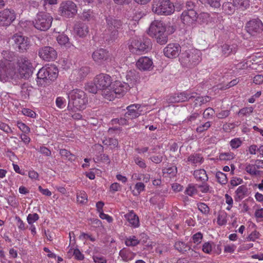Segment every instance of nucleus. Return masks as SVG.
I'll use <instances>...</instances> for the list:
<instances>
[{
  "instance_id": "nucleus-61",
  "label": "nucleus",
  "mask_w": 263,
  "mask_h": 263,
  "mask_svg": "<svg viewBox=\"0 0 263 263\" xmlns=\"http://www.w3.org/2000/svg\"><path fill=\"white\" fill-rule=\"evenodd\" d=\"M230 114V110L228 109L221 110L216 114V117L220 119H225Z\"/></svg>"
},
{
  "instance_id": "nucleus-38",
  "label": "nucleus",
  "mask_w": 263,
  "mask_h": 263,
  "mask_svg": "<svg viewBox=\"0 0 263 263\" xmlns=\"http://www.w3.org/2000/svg\"><path fill=\"white\" fill-rule=\"evenodd\" d=\"M77 200L78 202L81 204H85L88 201V196L84 191H78L77 192Z\"/></svg>"
},
{
  "instance_id": "nucleus-1",
  "label": "nucleus",
  "mask_w": 263,
  "mask_h": 263,
  "mask_svg": "<svg viewBox=\"0 0 263 263\" xmlns=\"http://www.w3.org/2000/svg\"><path fill=\"white\" fill-rule=\"evenodd\" d=\"M3 60L0 61V81L7 82L14 78H27L32 73V64L26 57H20L15 67L14 52L5 50L2 52Z\"/></svg>"
},
{
  "instance_id": "nucleus-62",
  "label": "nucleus",
  "mask_w": 263,
  "mask_h": 263,
  "mask_svg": "<svg viewBox=\"0 0 263 263\" xmlns=\"http://www.w3.org/2000/svg\"><path fill=\"white\" fill-rule=\"evenodd\" d=\"M198 187L202 193H211L212 191V188L206 183L199 185Z\"/></svg>"
},
{
  "instance_id": "nucleus-6",
  "label": "nucleus",
  "mask_w": 263,
  "mask_h": 263,
  "mask_svg": "<svg viewBox=\"0 0 263 263\" xmlns=\"http://www.w3.org/2000/svg\"><path fill=\"white\" fill-rule=\"evenodd\" d=\"M59 71L54 65H50L41 68L37 74V82L43 85V83H50L58 77Z\"/></svg>"
},
{
  "instance_id": "nucleus-25",
  "label": "nucleus",
  "mask_w": 263,
  "mask_h": 263,
  "mask_svg": "<svg viewBox=\"0 0 263 263\" xmlns=\"http://www.w3.org/2000/svg\"><path fill=\"white\" fill-rule=\"evenodd\" d=\"M69 250L67 253L68 258H71L74 257L78 260H83L84 258V255L81 252L80 250L77 247H68Z\"/></svg>"
},
{
  "instance_id": "nucleus-43",
  "label": "nucleus",
  "mask_w": 263,
  "mask_h": 263,
  "mask_svg": "<svg viewBox=\"0 0 263 263\" xmlns=\"http://www.w3.org/2000/svg\"><path fill=\"white\" fill-rule=\"evenodd\" d=\"M210 101V98L208 96H200L197 97L194 101V106H201L202 104Z\"/></svg>"
},
{
  "instance_id": "nucleus-51",
  "label": "nucleus",
  "mask_w": 263,
  "mask_h": 263,
  "mask_svg": "<svg viewBox=\"0 0 263 263\" xmlns=\"http://www.w3.org/2000/svg\"><path fill=\"white\" fill-rule=\"evenodd\" d=\"M198 210L203 214L207 215L209 213L210 208L204 203H199L197 204Z\"/></svg>"
},
{
  "instance_id": "nucleus-9",
  "label": "nucleus",
  "mask_w": 263,
  "mask_h": 263,
  "mask_svg": "<svg viewBox=\"0 0 263 263\" xmlns=\"http://www.w3.org/2000/svg\"><path fill=\"white\" fill-rule=\"evenodd\" d=\"M151 46V42L148 39H133L129 45L130 51L136 54H142L147 52Z\"/></svg>"
},
{
  "instance_id": "nucleus-21",
  "label": "nucleus",
  "mask_w": 263,
  "mask_h": 263,
  "mask_svg": "<svg viewBox=\"0 0 263 263\" xmlns=\"http://www.w3.org/2000/svg\"><path fill=\"white\" fill-rule=\"evenodd\" d=\"M194 93H189L187 92H182L179 93L175 94L171 96L169 101L171 103L184 102L189 101L190 99L195 98Z\"/></svg>"
},
{
  "instance_id": "nucleus-29",
  "label": "nucleus",
  "mask_w": 263,
  "mask_h": 263,
  "mask_svg": "<svg viewBox=\"0 0 263 263\" xmlns=\"http://www.w3.org/2000/svg\"><path fill=\"white\" fill-rule=\"evenodd\" d=\"M248 195V189L245 185L239 186L235 191V200L240 201Z\"/></svg>"
},
{
  "instance_id": "nucleus-42",
  "label": "nucleus",
  "mask_w": 263,
  "mask_h": 263,
  "mask_svg": "<svg viewBox=\"0 0 263 263\" xmlns=\"http://www.w3.org/2000/svg\"><path fill=\"white\" fill-rule=\"evenodd\" d=\"M61 157L69 161H73L75 159V156L66 149H61L59 151Z\"/></svg>"
},
{
  "instance_id": "nucleus-41",
  "label": "nucleus",
  "mask_w": 263,
  "mask_h": 263,
  "mask_svg": "<svg viewBox=\"0 0 263 263\" xmlns=\"http://www.w3.org/2000/svg\"><path fill=\"white\" fill-rule=\"evenodd\" d=\"M89 72L88 67H83L79 69L73 71V74L78 76V79H82L87 75Z\"/></svg>"
},
{
  "instance_id": "nucleus-33",
  "label": "nucleus",
  "mask_w": 263,
  "mask_h": 263,
  "mask_svg": "<svg viewBox=\"0 0 263 263\" xmlns=\"http://www.w3.org/2000/svg\"><path fill=\"white\" fill-rule=\"evenodd\" d=\"M57 41L59 45L65 46L67 48H70L72 45L69 42L68 37L63 34L59 35L57 37Z\"/></svg>"
},
{
  "instance_id": "nucleus-20",
  "label": "nucleus",
  "mask_w": 263,
  "mask_h": 263,
  "mask_svg": "<svg viewBox=\"0 0 263 263\" xmlns=\"http://www.w3.org/2000/svg\"><path fill=\"white\" fill-rule=\"evenodd\" d=\"M136 66L141 70H151L153 68V62L152 60L149 58L142 57L137 61Z\"/></svg>"
},
{
  "instance_id": "nucleus-28",
  "label": "nucleus",
  "mask_w": 263,
  "mask_h": 263,
  "mask_svg": "<svg viewBox=\"0 0 263 263\" xmlns=\"http://www.w3.org/2000/svg\"><path fill=\"white\" fill-rule=\"evenodd\" d=\"M138 73L135 70H130L127 72L126 78L128 84H129V88L133 87L136 84L138 79Z\"/></svg>"
},
{
  "instance_id": "nucleus-30",
  "label": "nucleus",
  "mask_w": 263,
  "mask_h": 263,
  "mask_svg": "<svg viewBox=\"0 0 263 263\" xmlns=\"http://www.w3.org/2000/svg\"><path fill=\"white\" fill-rule=\"evenodd\" d=\"M96 14L91 9H84L81 14L82 20L87 22H93L96 18Z\"/></svg>"
},
{
  "instance_id": "nucleus-64",
  "label": "nucleus",
  "mask_w": 263,
  "mask_h": 263,
  "mask_svg": "<svg viewBox=\"0 0 263 263\" xmlns=\"http://www.w3.org/2000/svg\"><path fill=\"white\" fill-rule=\"evenodd\" d=\"M137 191V193H133L134 195H139L141 192L143 191L145 189V185L142 182H138L136 184L135 186Z\"/></svg>"
},
{
  "instance_id": "nucleus-50",
  "label": "nucleus",
  "mask_w": 263,
  "mask_h": 263,
  "mask_svg": "<svg viewBox=\"0 0 263 263\" xmlns=\"http://www.w3.org/2000/svg\"><path fill=\"white\" fill-rule=\"evenodd\" d=\"M242 143V142L240 138H236L230 141V145L232 149H236L241 146Z\"/></svg>"
},
{
  "instance_id": "nucleus-26",
  "label": "nucleus",
  "mask_w": 263,
  "mask_h": 263,
  "mask_svg": "<svg viewBox=\"0 0 263 263\" xmlns=\"http://www.w3.org/2000/svg\"><path fill=\"white\" fill-rule=\"evenodd\" d=\"M74 31L80 37H84L88 34L89 30L87 25L79 23L76 24Z\"/></svg>"
},
{
  "instance_id": "nucleus-19",
  "label": "nucleus",
  "mask_w": 263,
  "mask_h": 263,
  "mask_svg": "<svg viewBox=\"0 0 263 263\" xmlns=\"http://www.w3.org/2000/svg\"><path fill=\"white\" fill-rule=\"evenodd\" d=\"M165 57L168 58H175L177 57L181 52V47L177 43L169 44L163 50Z\"/></svg>"
},
{
  "instance_id": "nucleus-27",
  "label": "nucleus",
  "mask_w": 263,
  "mask_h": 263,
  "mask_svg": "<svg viewBox=\"0 0 263 263\" xmlns=\"http://www.w3.org/2000/svg\"><path fill=\"white\" fill-rule=\"evenodd\" d=\"M237 47L236 45L224 44L221 46V53L222 55L227 57L231 54H234L236 52Z\"/></svg>"
},
{
  "instance_id": "nucleus-56",
  "label": "nucleus",
  "mask_w": 263,
  "mask_h": 263,
  "mask_svg": "<svg viewBox=\"0 0 263 263\" xmlns=\"http://www.w3.org/2000/svg\"><path fill=\"white\" fill-rule=\"evenodd\" d=\"M215 110L211 107L207 108L203 113V118L205 119L212 118L215 114Z\"/></svg>"
},
{
  "instance_id": "nucleus-13",
  "label": "nucleus",
  "mask_w": 263,
  "mask_h": 263,
  "mask_svg": "<svg viewBox=\"0 0 263 263\" xmlns=\"http://www.w3.org/2000/svg\"><path fill=\"white\" fill-rule=\"evenodd\" d=\"M93 61L99 65H102L104 62L108 63L111 61L110 54L106 50L100 48L94 51L91 55Z\"/></svg>"
},
{
  "instance_id": "nucleus-8",
  "label": "nucleus",
  "mask_w": 263,
  "mask_h": 263,
  "mask_svg": "<svg viewBox=\"0 0 263 263\" xmlns=\"http://www.w3.org/2000/svg\"><path fill=\"white\" fill-rule=\"evenodd\" d=\"M152 11L158 15H169L174 12L175 7L170 0H155L153 1Z\"/></svg>"
},
{
  "instance_id": "nucleus-3",
  "label": "nucleus",
  "mask_w": 263,
  "mask_h": 263,
  "mask_svg": "<svg viewBox=\"0 0 263 263\" xmlns=\"http://www.w3.org/2000/svg\"><path fill=\"white\" fill-rule=\"evenodd\" d=\"M68 103L67 108L69 110L76 111L84 109L88 103L86 93L80 89H73L68 93Z\"/></svg>"
},
{
  "instance_id": "nucleus-36",
  "label": "nucleus",
  "mask_w": 263,
  "mask_h": 263,
  "mask_svg": "<svg viewBox=\"0 0 263 263\" xmlns=\"http://www.w3.org/2000/svg\"><path fill=\"white\" fill-rule=\"evenodd\" d=\"M175 248L181 253H184L191 249V248L184 242L178 241L175 243Z\"/></svg>"
},
{
  "instance_id": "nucleus-59",
  "label": "nucleus",
  "mask_w": 263,
  "mask_h": 263,
  "mask_svg": "<svg viewBox=\"0 0 263 263\" xmlns=\"http://www.w3.org/2000/svg\"><path fill=\"white\" fill-rule=\"evenodd\" d=\"M236 249V246L233 243L227 244L224 246V252L233 253Z\"/></svg>"
},
{
  "instance_id": "nucleus-17",
  "label": "nucleus",
  "mask_w": 263,
  "mask_h": 263,
  "mask_svg": "<svg viewBox=\"0 0 263 263\" xmlns=\"http://www.w3.org/2000/svg\"><path fill=\"white\" fill-rule=\"evenodd\" d=\"M197 18V13L195 10H184L181 15L182 22L188 26L194 24Z\"/></svg>"
},
{
  "instance_id": "nucleus-46",
  "label": "nucleus",
  "mask_w": 263,
  "mask_h": 263,
  "mask_svg": "<svg viewBox=\"0 0 263 263\" xmlns=\"http://www.w3.org/2000/svg\"><path fill=\"white\" fill-rule=\"evenodd\" d=\"M216 177L218 182L221 184H226L228 182L227 177L226 175L222 172H217Z\"/></svg>"
},
{
  "instance_id": "nucleus-34",
  "label": "nucleus",
  "mask_w": 263,
  "mask_h": 263,
  "mask_svg": "<svg viewBox=\"0 0 263 263\" xmlns=\"http://www.w3.org/2000/svg\"><path fill=\"white\" fill-rule=\"evenodd\" d=\"M194 176L197 180L205 181L208 179L206 172L203 169L197 170L195 171Z\"/></svg>"
},
{
  "instance_id": "nucleus-60",
  "label": "nucleus",
  "mask_w": 263,
  "mask_h": 263,
  "mask_svg": "<svg viewBox=\"0 0 263 263\" xmlns=\"http://www.w3.org/2000/svg\"><path fill=\"white\" fill-rule=\"evenodd\" d=\"M39 219V216L36 213L29 214L27 218V222L29 224L35 222Z\"/></svg>"
},
{
  "instance_id": "nucleus-4",
  "label": "nucleus",
  "mask_w": 263,
  "mask_h": 263,
  "mask_svg": "<svg viewBox=\"0 0 263 263\" xmlns=\"http://www.w3.org/2000/svg\"><path fill=\"white\" fill-rule=\"evenodd\" d=\"M201 55L200 50L196 49H189L181 53L180 61L183 66L192 68L200 63L201 60Z\"/></svg>"
},
{
  "instance_id": "nucleus-53",
  "label": "nucleus",
  "mask_w": 263,
  "mask_h": 263,
  "mask_svg": "<svg viewBox=\"0 0 263 263\" xmlns=\"http://www.w3.org/2000/svg\"><path fill=\"white\" fill-rule=\"evenodd\" d=\"M211 126V122L208 121L203 124L198 126L196 128V132L198 133H201L208 129Z\"/></svg>"
},
{
  "instance_id": "nucleus-31",
  "label": "nucleus",
  "mask_w": 263,
  "mask_h": 263,
  "mask_svg": "<svg viewBox=\"0 0 263 263\" xmlns=\"http://www.w3.org/2000/svg\"><path fill=\"white\" fill-rule=\"evenodd\" d=\"M222 5L223 10L228 14H233L237 8V7L235 6L234 3L231 2L232 0H226Z\"/></svg>"
},
{
  "instance_id": "nucleus-22",
  "label": "nucleus",
  "mask_w": 263,
  "mask_h": 263,
  "mask_svg": "<svg viewBox=\"0 0 263 263\" xmlns=\"http://www.w3.org/2000/svg\"><path fill=\"white\" fill-rule=\"evenodd\" d=\"M139 104H132L127 107V112L125 113V117L128 119H133L138 117L141 115L139 110Z\"/></svg>"
},
{
  "instance_id": "nucleus-39",
  "label": "nucleus",
  "mask_w": 263,
  "mask_h": 263,
  "mask_svg": "<svg viewBox=\"0 0 263 263\" xmlns=\"http://www.w3.org/2000/svg\"><path fill=\"white\" fill-rule=\"evenodd\" d=\"M228 221V214L226 212L222 211L218 213L217 222V224L220 226L226 225Z\"/></svg>"
},
{
  "instance_id": "nucleus-63",
  "label": "nucleus",
  "mask_w": 263,
  "mask_h": 263,
  "mask_svg": "<svg viewBox=\"0 0 263 263\" xmlns=\"http://www.w3.org/2000/svg\"><path fill=\"white\" fill-rule=\"evenodd\" d=\"M203 239V235L201 232H197L192 236V239L194 243L197 245L201 243Z\"/></svg>"
},
{
  "instance_id": "nucleus-32",
  "label": "nucleus",
  "mask_w": 263,
  "mask_h": 263,
  "mask_svg": "<svg viewBox=\"0 0 263 263\" xmlns=\"http://www.w3.org/2000/svg\"><path fill=\"white\" fill-rule=\"evenodd\" d=\"M187 161L192 164L196 166L203 162V158L200 154H194L190 155L187 158Z\"/></svg>"
},
{
  "instance_id": "nucleus-52",
  "label": "nucleus",
  "mask_w": 263,
  "mask_h": 263,
  "mask_svg": "<svg viewBox=\"0 0 263 263\" xmlns=\"http://www.w3.org/2000/svg\"><path fill=\"white\" fill-rule=\"evenodd\" d=\"M142 17L141 13L140 12H132L128 16V20L135 22H138Z\"/></svg>"
},
{
  "instance_id": "nucleus-15",
  "label": "nucleus",
  "mask_w": 263,
  "mask_h": 263,
  "mask_svg": "<svg viewBox=\"0 0 263 263\" xmlns=\"http://www.w3.org/2000/svg\"><path fill=\"white\" fill-rule=\"evenodd\" d=\"M60 10L61 14L66 17H71L77 12L76 4L70 1L62 3Z\"/></svg>"
},
{
  "instance_id": "nucleus-18",
  "label": "nucleus",
  "mask_w": 263,
  "mask_h": 263,
  "mask_svg": "<svg viewBox=\"0 0 263 263\" xmlns=\"http://www.w3.org/2000/svg\"><path fill=\"white\" fill-rule=\"evenodd\" d=\"M39 55L43 60L50 61L56 59L57 53L52 47L45 46L39 50Z\"/></svg>"
},
{
  "instance_id": "nucleus-10",
  "label": "nucleus",
  "mask_w": 263,
  "mask_h": 263,
  "mask_svg": "<svg viewBox=\"0 0 263 263\" xmlns=\"http://www.w3.org/2000/svg\"><path fill=\"white\" fill-rule=\"evenodd\" d=\"M129 89V84L126 82L116 81L113 83L112 87L111 86L110 88L107 100L111 101L116 97H122Z\"/></svg>"
},
{
  "instance_id": "nucleus-40",
  "label": "nucleus",
  "mask_w": 263,
  "mask_h": 263,
  "mask_svg": "<svg viewBox=\"0 0 263 263\" xmlns=\"http://www.w3.org/2000/svg\"><path fill=\"white\" fill-rule=\"evenodd\" d=\"M140 243V240L135 236H130L125 239V243L127 247H135Z\"/></svg>"
},
{
  "instance_id": "nucleus-5",
  "label": "nucleus",
  "mask_w": 263,
  "mask_h": 263,
  "mask_svg": "<svg viewBox=\"0 0 263 263\" xmlns=\"http://www.w3.org/2000/svg\"><path fill=\"white\" fill-rule=\"evenodd\" d=\"M165 30V26L161 21H154L149 27L148 33L155 37L159 44L163 45L167 42Z\"/></svg>"
},
{
  "instance_id": "nucleus-55",
  "label": "nucleus",
  "mask_w": 263,
  "mask_h": 263,
  "mask_svg": "<svg viewBox=\"0 0 263 263\" xmlns=\"http://www.w3.org/2000/svg\"><path fill=\"white\" fill-rule=\"evenodd\" d=\"M198 19L200 23H207L210 19V14L205 12L201 13L199 15Z\"/></svg>"
},
{
  "instance_id": "nucleus-16",
  "label": "nucleus",
  "mask_w": 263,
  "mask_h": 263,
  "mask_svg": "<svg viewBox=\"0 0 263 263\" xmlns=\"http://www.w3.org/2000/svg\"><path fill=\"white\" fill-rule=\"evenodd\" d=\"M13 40L15 47L17 48L20 52H23L26 51L30 46V42L28 38L18 34H15L13 36Z\"/></svg>"
},
{
  "instance_id": "nucleus-23",
  "label": "nucleus",
  "mask_w": 263,
  "mask_h": 263,
  "mask_svg": "<svg viewBox=\"0 0 263 263\" xmlns=\"http://www.w3.org/2000/svg\"><path fill=\"white\" fill-rule=\"evenodd\" d=\"M215 247V244L212 241H208L204 242L202 247V251L208 254H212L216 253L217 254H220L221 250L220 246H217V250L214 251L213 248Z\"/></svg>"
},
{
  "instance_id": "nucleus-49",
  "label": "nucleus",
  "mask_w": 263,
  "mask_h": 263,
  "mask_svg": "<svg viewBox=\"0 0 263 263\" xmlns=\"http://www.w3.org/2000/svg\"><path fill=\"white\" fill-rule=\"evenodd\" d=\"M184 193L189 196H193L197 194V190L194 185L191 184L187 186Z\"/></svg>"
},
{
  "instance_id": "nucleus-2",
  "label": "nucleus",
  "mask_w": 263,
  "mask_h": 263,
  "mask_svg": "<svg viewBox=\"0 0 263 263\" xmlns=\"http://www.w3.org/2000/svg\"><path fill=\"white\" fill-rule=\"evenodd\" d=\"M112 83L111 77L109 74L102 73L96 76L94 78V86L92 84H88L87 86V89L90 92L93 93H96L98 89L101 90L102 96L107 99Z\"/></svg>"
},
{
  "instance_id": "nucleus-48",
  "label": "nucleus",
  "mask_w": 263,
  "mask_h": 263,
  "mask_svg": "<svg viewBox=\"0 0 263 263\" xmlns=\"http://www.w3.org/2000/svg\"><path fill=\"white\" fill-rule=\"evenodd\" d=\"M235 155L232 152L222 153L220 154L219 158L220 160H231L235 158Z\"/></svg>"
},
{
  "instance_id": "nucleus-7",
  "label": "nucleus",
  "mask_w": 263,
  "mask_h": 263,
  "mask_svg": "<svg viewBox=\"0 0 263 263\" xmlns=\"http://www.w3.org/2000/svg\"><path fill=\"white\" fill-rule=\"evenodd\" d=\"M107 28L104 31V39L107 41H113L118 36V30L122 25V22L112 17H108L106 19Z\"/></svg>"
},
{
  "instance_id": "nucleus-37",
  "label": "nucleus",
  "mask_w": 263,
  "mask_h": 263,
  "mask_svg": "<svg viewBox=\"0 0 263 263\" xmlns=\"http://www.w3.org/2000/svg\"><path fill=\"white\" fill-rule=\"evenodd\" d=\"M245 170L249 174L252 176L259 175L260 173V171L257 170L255 164L247 163Z\"/></svg>"
},
{
  "instance_id": "nucleus-24",
  "label": "nucleus",
  "mask_w": 263,
  "mask_h": 263,
  "mask_svg": "<svg viewBox=\"0 0 263 263\" xmlns=\"http://www.w3.org/2000/svg\"><path fill=\"white\" fill-rule=\"evenodd\" d=\"M124 218L129 223V226L133 228H138L139 226V220L138 217L134 212L130 211L124 215Z\"/></svg>"
},
{
  "instance_id": "nucleus-58",
  "label": "nucleus",
  "mask_w": 263,
  "mask_h": 263,
  "mask_svg": "<svg viewBox=\"0 0 263 263\" xmlns=\"http://www.w3.org/2000/svg\"><path fill=\"white\" fill-rule=\"evenodd\" d=\"M17 126L25 134H28L30 132V128L22 122L18 121L17 122Z\"/></svg>"
},
{
  "instance_id": "nucleus-11",
  "label": "nucleus",
  "mask_w": 263,
  "mask_h": 263,
  "mask_svg": "<svg viewBox=\"0 0 263 263\" xmlns=\"http://www.w3.org/2000/svg\"><path fill=\"white\" fill-rule=\"evenodd\" d=\"M52 16L47 13H39L33 22L34 27L41 31L47 30L51 26Z\"/></svg>"
},
{
  "instance_id": "nucleus-12",
  "label": "nucleus",
  "mask_w": 263,
  "mask_h": 263,
  "mask_svg": "<svg viewBox=\"0 0 263 263\" xmlns=\"http://www.w3.org/2000/svg\"><path fill=\"white\" fill-rule=\"evenodd\" d=\"M245 28L248 33L255 36L263 31V23L258 18H252L246 24Z\"/></svg>"
},
{
  "instance_id": "nucleus-47",
  "label": "nucleus",
  "mask_w": 263,
  "mask_h": 263,
  "mask_svg": "<svg viewBox=\"0 0 263 263\" xmlns=\"http://www.w3.org/2000/svg\"><path fill=\"white\" fill-rule=\"evenodd\" d=\"M254 108L250 107H244L240 109L239 112H238V115L239 116H250L253 111Z\"/></svg>"
},
{
  "instance_id": "nucleus-57",
  "label": "nucleus",
  "mask_w": 263,
  "mask_h": 263,
  "mask_svg": "<svg viewBox=\"0 0 263 263\" xmlns=\"http://www.w3.org/2000/svg\"><path fill=\"white\" fill-rule=\"evenodd\" d=\"M103 143L104 144L110 145L113 148L117 147L118 145V140L114 138L106 139L103 141Z\"/></svg>"
},
{
  "instance_id": "nucleus-45",
  "label": "nucleus",
  "mask_w": 263,
  "mask_h": 263,
  "mask_svg": "<svg viewBox=\"0 0 263 263\" xmlns=\"http://www.w3.org/2000/svg\"><path fill=\"white\" fill-rule=\"evenodd\" d=\"M204 5H209L215 8H219L220 6V0H199Z\"/></svg>"
},
{
  "instance_id": "nucleus-44",
  "label": "nucleus",
  "mask_w": 263,
  "mask_h": 263,
  "mask_svg": "<svg viewBox=\"0 0 263 263\" xmlns=\"http://www.w3.org/2000/svg\"><path fill=\"white\" fill-rule=\"evenodd\" d=\"M200 114L198 112L192 113L191 115L188 116L184 121L183 122L188 124L191 125L194 123L196 119L199 117Z\"/></svg>"
},
{
  "instance_id": "nucleus-54",
  "label": "nucleus",
  "mask_w": 263,
  "mask_h": 263,
  "mask_svg": "<svg viewBox=\"0 0 263 263\" xmlns=\"http://www.w3.org/2000/svg\"><path fill=\"white\" fill-rule=\"evenodd\" d=\"M135 163L142 168H145L146 167V163L144 160L138 156H135L134 157Z\"/></svg>"
},
{
  "instance_id": "nucleus-14",
  "label": "nucleus",
  "mask_w": 263,
  "mask_h": 263,
  "mask_svg": "<svg viewBox=\"0 0 263 263\" xmlns=\"http://www.w3.org/2000/svg\"><path fill=\"white\" fill-rule=\"evenodd\" d=\"M16 18V14L13 9H5L0 11V25L9 26Z\"/></svg>"
},
{
  "instance_id": "nucleus-35",
  "label": "nucleus",
  "mask_w": 263,
  "mask_h": 263,
  "mask_svg": "<svg viewBox=\"0 0 263 263\" xmlns=\"http://www.w3.org/2000/svg\"><path fill=\"white\" fill-rule=\"evenodd\" d=\"M232 1L237 8L241 10L247 9L250 6L249 0H232Z\"/></svg>"
}]
</instances>
